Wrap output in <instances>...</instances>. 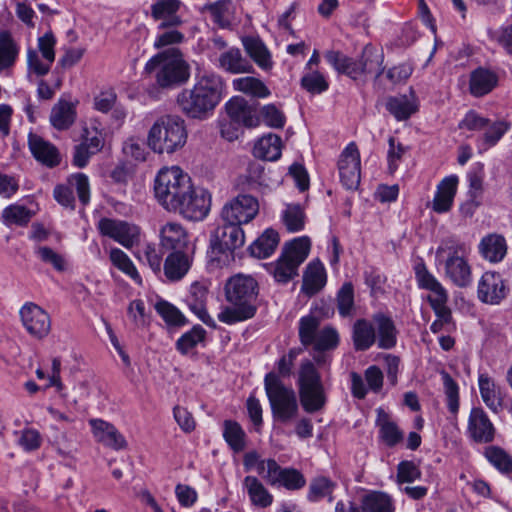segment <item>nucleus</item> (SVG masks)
I'll list each match as a JSON object with an SVG mask.
<instances>
[{
  "label": "nucleus",
  "mask_w": 512,
  "mask_h": 512,
  "mask_svg": "<svg viewBox=\"0 0 512 512\" xmlns=\"http://www.w3.org/2000/svg\"><path fill=\"white\" fill-rule=\"evenodd\" d=\"M154 196L167 211L192 221L203 220L211 207V195L193 186L191 178L178 166L161 168L154 179Z\"/></svg>",
  "instance_id": "f257e3e1"
},
{
  "label": "nucleus",
  "mask_w": 512,
  "mask_h": 512,
  "mask_svg": "<svg viewBox=\"0 0 512 512\" xmlns=\"http://www.w3.org/2000/svg\"><path fill=\"white\" fill-rule=\"evenodd\" d=\"M224 90V80L216 72L197 73L193 86L178 94L177 104L187 117L204 119L221 102Z\"/></svg>",
  "instance_id": "f03ea898"
},
{
  "label": "nucleus",
  "mask_w": 512,
  "mask_h": 512,
  "mask_svg": "<svg viewBox=\"0 0 512 512\" xmlns=\"http://www.w3.org/2000/svg\"><path fill=\"white\" fill-rule=\"evenodd\" d=\"M258 295L257 281L244 274H237L225 284V297L231 306H225L218 313V320L227 325L246 321L256 313Z\"/></svg>",
  "instance_id": "7ed1b4c3"
},
{
  "label": "nucleus",
  "mask_w": 512,
  "mask_h": 512,
  "mask_svg": "<svg viewBox=\"0 0 512 512\" xmlns=\"http://www.w3.org/2000/svg\"><path fill=\"white\" fill-rule=\"evenodd\" d=\"M471 251L470 244L456 237L443 239L436 249V263L443 277L458 288H467L473 283Z\"/></svg>",
  "instance_id": "20e7f679"
},
{
  "label": "nucleus",
  "mask_w": 512,
  "mask_h": 512,
  "mask_svg": "<svg viewBox=\"0 0 512 512\" xmlns=\"http://www.w3.org/2000/svg\"><path fill=\"white\" fill-rule=\"evenodd\" d=\"M144 73L153 77L159 88L173 89L189 80L191 67L178 48H170L151 57Z\"/></svg>",
  "instance_id": "39448f33"
},
{
  "label": "nucleus",
  "mask_w": 512,
  "mask_h": 512,
  "mask_svg": "<svg viewBox=\"0 0 512 512\" xmlns=\"http://www.w3.org/2000/svg\"><path fill=\"white\" fill-rule=\"evenodd\" d=\"M185 121L177 115H162L150 127L147 135L148 147L157 154H173L187 142Z\"/></svg>",
  "instance_id": "423d86ee"
},
{
  "label": "nucleus",
  "mask_w": 512,
  "mask_h": 512,
  "mask_svg": "<svg viewBox=\"0 0 512 512\" xmlns=\"http://www.w3.org/2000/svg\"><path fill=\"white\" fill-rule=\"evenodd\" d=\"M310 248L307 236L295 238L286 243L279 258L265 264V268L277 283L286 284L298 275V268L308 257Z\"/></svg>",
  "instance_id": "0eeeda50"
},
{
  "label": "nucleus",
  "mask_w": 512,
  "mask_h": 512,
  "mask_svg": "<svg viewBox=\"0 0 512 512\" xmlns=\"http://www.w3.org/2000/svg\"><path fill=\"white\" fill-rule=\"evenodd\" d=\"M264 386L274 418L282 423L293 420L299 409L295 391L273 372L265 376Z\"/></svg>",
  "instance_id": "6e6552de"
},
{
  "label": "nucleus",
  "mask_w": 512,
  "mask_h": 512,
  "mask_svg": "<svg viewBox=\"0 0 512 512\" xmlns=\"http://www.w3.org/2000/svg\"><path fill=\"white\" fill-rule=\"evenodd\" d=\"M297 384L300 403L306 412L314 413L325 406L326 396L321 375L311 360L301 362Z\"/></svg>",
  "instance_id": "1a4fd4ad"
},
{
  "label": "nucleus",
  "mask_w": 512,
  "mask_h": 512,
  "mask_svg": "<svg viewBox=\"0 0 512 512\" xmlns=\"http://www.w3.org/2000/svg\"><path fill=\"white\" fill-rule=\"evenodd\" d=\"M245 243L241 225L225 223L219 227L210 241L209 257L218 264L225 265L233 260V251Z\"/></svg>",
  "instance_id": "9d476101"
},
{
  "label": "nucleus",
  "mask_w": 512,
  "mask_h": 512,
  "mask_svg": "<svg viewBox=\"0 0 512 512\" xmlns=\"http://www.w3.org/2000/svg\"><path fill=\"white\" fill-rule=\"evenodd\" d=\"M317 317L308 315L299 320V338L304 346H313L314 352L330 351L339 344V334L333 327L319 329Z\"/></svg>",
  "instance_id": "9b49d317"
},
{
  "label": "nucleus",
  "mask_w": 512,
  "mask_h": 512,
  "mask_svg": "<svg viewBox=\"0 0 512 512\" xmlns=\"http://www.w3.org/2000/svg\"><path fill=\"white\" fill-rule=\"evenodd\" d=\"M56 38L51 31L44 33L37 40V47H29L26 53L27 76L31 79L47 75L55 61Z\"/></svg>",
  "instance_id": "f8f14e48"
},
{
  "label": "nucleus",
  "mask_w": 512,
  "mask_h": 512,
  "mask_svg": "<svg viewBox=\"0 0 512 512\" xmlns=\"http://www.w3.org/2000/svg\"><path fill=\"white\" fill-rule=\"evenodd\" d=\"M100 234L130 249L140 240V228L135 224L113 218H101L97 223Z\"/></svg>",
  "instance_id": "ddd939ff"
},
{
  "label": "nucleus",
  "mask_w": 512,
  "mask_h": 512,
  "mask_svg": "<svg viewBox=\"0 0 512 512\" xmlns=\"http://www.w3.org/2000/svg\"><path fill=\"white\" fill-rule=\"evenodd\" d=\"M258 211V200L251 195L241 194L223 206L221 218L225 223L242 225L254 219Z\"/></svg>",
  "instance_id": "4468645a"
},
{
  "label": "nucleus",
  "mask_w": 512,
  "mask_h": 512,
  "mask_svg": "<svg viewBox=\"0 0 512 512\" xmlns=\"http://www.w3.org/2000/svg\"><path fill=\"white\" fill-rule=\"evenodd\" d=\"M340 181L347 190L358 188L361 179V160L357 145L349 143L338 160Z\"/></svg>",
  "instance_id": "2eb2a0df"
},
{
  "label": "nucleus",
  "mask_w": 512,
  "mask_h": 512,
  "mask_svg": "<svg viewBox=\"0 0 512 512\" xmlns=\"http://www.w3.org/2000/svg\"><path fill=\"white\" fill-rule=\"evenodd\" d=\"M21 323L27 333L37 339L45 338L51 330L49 314L39 305L26 302L19 310Z\"/></svg>",
  "instance_id": "dca6fc26"
},
{
  "label": "nucleus",
  "mask_w": 512,
  "mask_h": 512,
  "mask_svg": "<svg viewBox=\"0 0 512 512\" xmlns=\"http://www.w3.org/2000/svg\"><path fill=\"white\" fill-rule=\"evenodd\" d=\"M73 189L76 190L78 198L83 205L90 201V185L88 177L83 173L72 175L68 179V185H58L54 188L53 195L55 200L62 206L74 208Z\"/></svg>",
  "instance_id": "f3484780"
},
{
  "label": "nucleus",
  "mask_w": 512,
  "mask_h": 512,
  "mask_svg": "<svg viewBox=\"0 0 512 512\" xmlns=\"http://www.w3.org/2000/svg\"><path fill=\"white\" fill-rule=\"evenodd\" d=\"M508 289L502 276L497 272L483 273L478 282V298L491 305L499 304L507 295Z\"/></svg>",
  "instance_id": "a211bd4d"
},
{
  "label": "nucleus",
  "mask_w": 512,
  "mask_h": 512,
  "mask_svg": "<svg viewBox=\"0 0 512 512\" xmlns=\"http://www.w3.org/2000/svg\"><path fill=\"white\" fill-rule=\"evenodd\" d=\"M89 424L97 442L114 450H121L127 446L124 436L111 423L102 419H90Z\"/></svg>",
  "instance_id": "6ab92c4d"
},
{
  "label": "nucleus",
  "mask_w": 512,
  "mask_h": 512,
  "mask_svg": "<svg viewBox=\"0 0 512 512\" xmlns=\"http://www.w3.org/2000/svg\"><path fill=\"white\" fill-rule=\"evenodd\" d=\"M225 108L231 122L248 128L258 126L259 118L256 114V110L249 105L248 101L243 97H232L225 104Z\"/></svg>",
  "instance_id": "aec40b11"
},
{
  "label": "nucleus",
  "mask_w": 512,
  "mask_h": 512,
  "mask_svg": "<svg viewBox=\"0 0 512 512\" xmlns=\"http://www.w3.org/2000/svg\"><path fill=\"white\" fill-rule=\"evenodd\" d=\"M159 239L162 248L183 251L189 242V235L181 223L169 221L160 227Z\"/></svg>",
  "instance_id": "412c9836"
},
{
  "label": "nucleus",
  "mask_w": 512,
  "mask_h": 512,
  "mask_svg": "<svg viewBox=\"0 0 512 512\" xmlns=\"http://www.w3.org/2000/svg\"><path fill=\"white\" fill-rule=\"evenodd\" d=\"M181 4V0H157L151 5L152 17L155 20H161L158 29L178 27L183 24L182 18L177 15Z\"/></svg>",
  "instance_id": "4be33fe9"
},
{
  "label": "nucleus",
  "mask_w": 512,
  "mask_h": 512,
  "mask_svg": "<svg viewBox=\"0 0 512 512\" xmlns=\"http://www.w3.org/2000/svg\"><path fill=\"white\" fill-rule=\"evenodd\" d=\"M77 104L78 101L58 99L51 108L49 116L51 126L59 131H65L72 127L77 119Z\"/></svg>",
  "instance_id": "5701e85b"
},
{
  "label": "nucleus",
  "mask_w": 512,
  "mask_h": 512,
  "mask_svg": "<svg viewBox=\"0 0 512 512\" xmlns=\"http://www.w3.org/2000/svg\"><path fill=\"white\" fill-rule=\"evenodd\" d=\"M272 486H282L288 490H298L305 486L304 476L294 468H282L277 462L269 467V482Z\"/></svg>",
  "instance_id": "b1692460"
},
{
  "label": "nucleus",
  "mask_w": 512,
  "mask_h": 512,
  "mask_svg": "<svg viewBox=\"0 0 512 512\" xmlns=\"http://www.w3.org/2000/svg\"><path fill=\"white\" fill-rule=\"evenodd\" d=\"M478 386L485 405L493 413H500L504 407V392L502 388L486 373L479 374Z\"/></svg>",
  "instance_id": "393cba45"
},
{
  "label": "nucleus",
  "mask_w": 512,
  "mask_h": 512,
  "mask_svg": "<svg viewBox=\"0 0 512 512\" xmlns=\"http://www.w3.org/2000/svg\"><path fill=\"white\" fill-rule=\"evenodd\" d=\"M458 177L450 175L445 177L436 188L432 201V209L438 214L447 213L451 210L457 192Z\"/></svg>",
  "instance_id": "a878e982"
},
{
  "label": "nucleus",
  "mask_w": 512,
  "mask_h": 512,
  "mask_svg": "<svg viewBox=\"0 0 512 512\" xmlns=\"http://www.w3.org/2000/svg\"><path fill=\"white\" fill-rule=\"evenodd\" d=\"M208 296L207 286L194 282L190 287L189 296L187 297V304L190 310L208 327L216 328L215 320L209 315L206 310V301Z\"/></svg>",
  "instance_id": "bb28decb"
},
{
  "label": "nucleus",
  "mask_w": 512,
  "mask_h": 512,
  "mask_svg": "<svg viewBox=\"0 0 512 512\" xmlns=\"http://www.w3.org/2000/svg\"><path fill=\"white\" fill-rule=\"evenodd\" d=\"M416 279L420 288L431 292V295L428 296V301L431 306L447 304L448 292L446 288L425 266L417 268Z\"/></svg>",
  "instance_id": "cd10ccee"
},
{
  "label": "nucleus",
  "mask_w": 512,
  "mask_h": 512,
  "mask_svg": "<svg viewBox=\"0 0 512 512\" xmlns=\"http://www.w3.org/2000/svg\"><path fill=\"white\" fill-rule=\"evenodd\" d=\"M468 432L477 442H490L494 437V426L482 408L471 410L468 420Z\"/></svg>",
  "instance_id": "c85d7f7f"
},
{
  "label": "nucleus",
  "mask_w": 512,
  "mask_h": 512,
  "mask_svg": "<svg viewBox=\"0 0 512 512\" xmlns=\"http://www.w3.org/2000/svg\"><path fill=\"white\" fill-rule=\"evenodd\" d=\"M498 75L491 69L478 67L470 73L469 92L474 97L489 94L498 85Z\"/></svg>",
  "instance_id": "c756f323"
},
{
  "label": "nucleus",
  "mask_w": 512,
  "mask_h": 512,
  "mask_svg": "<svg viewBox=\"0 0 512 512\" xmlns=\"http://www.w3.org/2000/svg\"><path fill=\"white\" fill-rule=\"evenodd\" d=\"M28 144L32 155L42 164L48 167H54L60 163L58 149L42 137L36 134H30Z\"/></svg>",
  "instance_id": "7c9ffc66"
},
{
  "label": "nucleus",
  "mask_w": 512,
  "mask_h": 512,
  "mask_svg": "<svg viewBox=\"0 0 512 512\" xmlns=\"http://www.w3.org/2000/svg\"><path fill=\"white\" fill-rule=\"evenodd\" d=\"M218 67L231 74L250 73L253 65L243 57L237 47H230L223 51L218 58Z\"/></svg>",
  "instance_id": "2f4dec72"
},
{
  "label": "nucleus",
  "mask_w": 512,
  "mask_h": 512,
  "mask_svg": "<svg viewBox=\"0 0 512 512\" xmlns=\"http://www.w3.org/2000/svg\"><path fill=\"white\" fill-rule=\"evenodd\" d=\"M481 257L491 263L502 261L507 253V244L503 236L488 234L484 236L478 245Z\"/></svg>",
  "instance_id": "473e14b6"
},
{
  "label": "nucleus",
  "mask_w": 512,
  "mask_h": 512,
  "mask_svg": "<svg viewBox=\"0 0 512 512\" xmlns=\"http://www.w3.org/2000/svg\"><path fill=\"white\" fill-rule=\"evenodd\" d=\"M386 109L396 120L403 121L418 110V99L411 89L410 95L390 97L386 102Z\"/></svg>",
  "instance_id": "72a5a7b5"
},
{
  "label": "nucleus",
  "mask_w": 512,
  "mask_h": 512,
  "mask_svg": "<svg viewBox=\"0 0 512 512\" xmlns=\"http://www.w3.org/2000/svg\"><path fill=\"white\" fill-rule=\"evenodd\" d=\"M192 257L183 251L170 253L164 262V274L170 281L182 279L192 265Z\"/></svg>",
  "instance_id": "f704fd0d"
},
{
  "label": "nucleus",
  "mask_w": 512,
  "mask_h": 512,
  "mask_svg": "<svg viewBox=\"0 0 512 512\" xmlns=\"http://www.w3.org/2000/svg\"><path fill=\"white\" fill-rule=\"evenodd\" d=\"M242 486L252 505L266 508L272 504L273 495L257 477L246 476L243 479Z\"/></svg>",
  "instance_id": "c9c22d12"
},
{
  "label": "nucleus",
  "mask_w": 512,
  "mask_h": 512,
  "mask_svg": "<svg viewBox=\"0 0 512 512\" xmlns=\"http://www.w3.org/2000/svg\"><path fill=\"white\" fill-rule=\"evenodd\" d=\"M326 284V272L320 261H312L306 267L303 275L302 291L312 296L319 292Z\"/></svg>",
  "instance_id": "e433bc0d"
},
{
  "label": "nucleus",
  "mask_w": 512,
  "mask_h": 512,
  "mask_svg": "<svg viewBox=\"0 0 512 512\" xmlns=\"http://www.w3.org/2000/svg\"><path fill=\"white\" fill-rule=\"evenodd\" d=\"M373 323L377 329L378 346L382 349H391L396 345L397 330L393 320L383 313L373 316Z\"/></svg>",
  "instance_id": "4c0bfd02"
},
{
  "label": "nucleus",
  "mask_w": 512,
  "mask_h": 512,
  "mask_svg": "<svg viewBox=\"0 0 512 512\" xmlns=\"http://www.w3.org/2000/svg\"><path fill=\"white\" fill-rule=\"evenodd\" d=\"M325 59L338 73L345 74L354 80L361 77L359 60H354L335 50L327 51Z\"/></svg>",
  "instance_id": "58836bf2"
},
{
  "label": "nucleus",
  "mask_w": 512,
  "mask_h": 512,
  "mask_svg": "<svg viewBox=\"0 0 512 512\" xmlns=\"http://www.w3.org/2000/svg\"><path fill=\"white\" fill-rule=\"evenodd\" d=\"M281 151L282 140L278 135L272 133L258 139L253 148L255 157L267 161L278 160L281 156Z\"/></svg>",
  "instance_id": "ea45409f"
},
{
  "label": "nucleus",
  "mask_w": 512,
  "mask_h": 512,
  "mask_svg": "<svg viewBox=\"0 0 512 512\" xmlns=\"http://www.w3.org/2000/svg\"><path fill=\"white\" fill-rule=\"evenodd\" d=\"M242 43L247 54L262 70L267 71L272 68L271 54L259 38L246 37L242 40Z\"/></svg>",
  "instance_id": "a19ab883"
},
{
  "label": "nucleus",
  "mask_w": 512,
  "mask_h": 512,
  "mask_svg": "<svg viewBox=\"0 0 512 512\" xmlns=\"http://www.w3.org/2000/svg\"><path fill=\"white\" fill-rule=\"evenodd\" d=\"M232 87L235 91L255 98H267L271 94L262 80L252 76L235 78Z\"/></svg>",
  "instance_id": "79ce46f5"
},
{
  "label": "nucleus",
  "mask_w": 512,
  "mask_h": 512,
  "mask_svg": "<svg viewBox=\"0 0 512 512\" xmlns=\"http://www.w3.org/2000/svg\"><path fill=\"white\" fill-rule=\"evenodd\" d=\"M383 53L373 46L367 45L359 59L361 77L366 74H374L378 78L383 72Z\"/></svg>",
  "instance_id": "37998d69"
},
{
  "label": "nucleus",
  "mask_w": 512,
  "mask_h": 512,
  "mask_svg": "<svg viewBox=\"0 0 512 512\" xmlns=\"http://www.w3.org/2000/svg\"><path fill=\"white\" fill-rule=\"evenodd\" d=\"M279 244V234L274 229H266L250 246L251 254L257 258L269 257Z\"/></svg>",
  "instance_id": "c03bdc74"
},
{
  "label": "nucleus",
  "mask_w": 512,
  "mask_h": 512,
  "mask_svg": "<svg viewBox=\"0 0 512 512\" xmlns=\"http://www.w3.org/2000/svg\"><path fill=\"white\" fill-rule=\"evenodd\" d=\"M376 340L374 325L365 319L357 320L353 326V341L356 350L369 349Z\"/></svg>",
  "instance_id": "a18cd8bd"
},
{
  "label": "nucleus",
  "mask_w": 512,
  "mask_h": 512,
  "mask_svg": "<svg viewBox=\"0 0 512 512\" xmlns=\"http://www.w3.org/2000/svg\"><path fill=\"white\" fill-rule=\"evenodd\" d=\"M223 438L236 453L242 452L246 447V433L241 425L234 420L223 422Z\"/></svg>",
  "instance_id": "49530a36"
},
{
  "label": "nucleus",
  "mask_w": 512,
  "mask_h": 512,
  "mask_svg": "<svg viewBox=\"0 0 512 512\" xmlns=\"http://www.w3.org/2000/svg\"><path fill=\"white\" fill-rule=\"evenodd\" d=\"M363 512H394L395 503L391 496L384 492H371L362 501Z\"/></svg>",
  "instance_id": "de8ad7c7"
},
{
  "label": "nucleus",
  "mask_w": 512,
  "mask_h": 512,
  "mask_svg": "<svg viewBox=\"0 0 512 512\" xmlns=\"http://www.w3.org/2000/svg\"><path fill=\"white\" fill-rule=\"evenodd\" d=\"M19 47L7 32L0 33V72L12 67L18 57Z\"/></svg>",
  "instance_id": "09e8293b"
},
{
  "label": "nucleus",
  "mask_w": 512,
  "mask_h": 512,
  "mask_svg": "<svg viewBox=\"0 0 512 512\" xmlns=\"http://www.w3.org/2000/svg\"><path fill=\"white\" fill-rule=\"evenodd\" d=\"M15 442L25 452L38 450L43 442L41 433L33 427H24L14 432Z\"/></svg>",
  "instance_id": "8fccbe9b"
},
{
  "label": "nucleus",
  "mask_w": 512,
  "mask_h": 512,
  "mask_svg": "<svg viewBox=\"0 0 512 512\" xmlns=\"http://www.w3.org/2000/svg\"><path fill=\"white\" fill-rule=\"evenodd\" d=\"M135 256L140 262L147 264L154 273L161 272L162 253L154 243H143L137 249Z\"/></svg>",
  "instance_id": "3c124183"
},
{
  "label": "nucleus",
  "mask_w": 512,
  "mask_h": 512,
  "mask_svg": "<svg viewBox=\"0 0 512 512\" xmlns=\"http://www.w3.org/2000/svg\"><path fill=\"white\" fill-rule=\"evenodd\" d=\"M510 125L504 120L491 121L483 130V136L481 138L480 145L486 150L490 147L495 146L499 140L508 132Z\"/></svg>",
  "instance_id": "603ef678"
},
{
  "label": "nucleus",
  "mask_w": 512,
  "mask_h": 512,
  "mask_svg": "<svg viewBox=\"0 0 512 512\" xmlns=\"http://www.w3.org/2000/svg\"><path fill=\"white\" fill-rule=\"evenodd\" d=\"M110 260L112 264L120 271L129 276L137 284H142V278L129 256L119 248H113L110 251Z\"/></svg>",
  "instance_id": "864d4df0"
},
{
  "label": "nucleus",
  "mask_w": 512,
  "mask_h": 512,
  "mask_svg": "<svg viewBox=\"0 0 512 512\" xmlns=\"http://www.w3.org/2000/svg\"><path fill=\"white\" fill-rule=\"evenodd\" d=\"M282 220L289 232H299L305 226V214L298 204H288L282 212Z\"/></svg>",
  "instance_id": "5fc2aeb1"
},
{
  "label": "nucleus",
  "mask_w": 512,
  "mask_h": 512,
  "mask_svg": "<svg viewBox=\"0 0 512 512\" xmlns=\"http://www.w3.org/2000/svg\"><path fill=\"white\" fill-rule=\"evenodd\" d=\"M206 331L200 325H195L191 330L184 333L176 342V348L181 354H187L200 342H203Z\"/></svg>",
  "instance_id": "6e6d98bb"
},
{
  "label": "nucleus",
  "mask_w": 512,
  "mask_h": 512,
  "mask_svg": "<svg viewBox=\"0 0 512 512\" xmlns=\"http://www.w3.org/2000/svg\"><path fill=\"white\" fill-rule=\"evenodd\" d=\"M36 256L47 265H50L57 272H64L67 269V260L64 255L48 246H39L35 249Z\"/></svg>",
  "instance_id": "4d7b16f0"
},
{
  "label": "nucleus",
  "mask_w": 512,
  "mask_h": 512,
  "mask_svg": "<svg viewBox=\"0 0 512 512\" xmlns=\"http://www.w3.org/2000/svg\"><path fill=\"white\" fill-rule=\"evenodd\" d=\"M484 454L489 463L499 471L504 473L512 471V457L502 448L489 446Z\"/></svg>",
  "instance_id": "13d9d810"
},
{
  "label": "nucleus",
  "mask_w": 512,
  "mask_h": 512,
  "mask_svg": "<svg viewBox=\"0 0 512 512\" xmlns=\"http://www.w3.org/2000/svg\"><path fill=\"white\" fill-rule=\"evenodd\" d=\"M444 393L446 396L447 407L452 414H457L459 410V387L453 378L445 371L440 373Z\"/></svg>",
  "instance_id": "bf43d9fd"
},
{
  "label": "nucleus",
  "mask_w": 512,
  "mask_h": 512,
  "mask_svg": "<svg viewBox=\"0 0 512 512\" xmlns=\"http://www.w3.org/2000/svg\"><path fill=\"white\" fill-rule=\"evenodd\" d=\"M335 483L326 477H318L314 479L309 486L308 498L311 501H319L325 497L332 500V492L335 488Z\"/></svg>",
  "instance_id": "052dcab7"
},
{
  "label": "nucleus",
  "mask_w": 512,
  "mask_h": 512,
  "mask_svg": "<svg viewBox=\"0 0 512 512\" xmlns=\"http://www.w3.org/2000/svg\"><path fill=\"white\" fill-rule=\"evenodd\" d=\"M2 217L7 225L16 224L23 226L30 221L32 214L25 206L14 204L3 210Z\"/></svg>",
  "instance_id": "680f3d73"
},
{
  "label": "nucleus",
  "mask_w": 512,
  "mask_h": 512,
  "mask_svg": "<svg viewBox=\"0 0 512 512\" xmlns=\"http://www.w3.org/2000/svg\"><path fill=\"white\" fill-rule=\"evenodd\" d=\"M155 309L163 320L174 326H182L186 324L184 315L172 304L166 301H160L155 305Z\"/></svg>",
  "instance_id": "e2e57ef3"
},
{
  "label": "nucleus",
  "mask_w": 512,
  "mask_h": 512,
  "mask_svg": "<svg viewBox=\"0 0 512 512\" xmlns=\"http://www.w3.org/2000/svg\"><path fill=\"white\" fill-rule=\"evenodd\" d=\"M82 138V143L88 146L91 152L98 153L104 145L103 132L97 126V123H92L89 127H85Z\"/></svg>",
  "instance_id": "0e129e2a"
},
{
  "label": "nucleus",
  "mask_w": 512,
  "mask_h": 512,
  "mask_svg": "<svg viewBox=\"0 0 512 512\" xmlns=\"http://www.w3.org/2000/svg\"><path fill=\"white\" fill-rule=\"evenodd\" d=\"M155 37L154 48L161 49L166 46L180 44L184 41L185 36L182 32L178 31L176 27L161 29Z\"/></svg>",
  "instance_id": "69168bd1"
},
{
  "label": "nucleus",
  "mask_w": 512,
  "mask_h": 512,
  "mask_svg": "<svg viewBox=\"0 0 512 512\" xmlns=\"http://www.w3.org/2000/svg\"><path fill=\"white\" fill-rule=\"evenodd\" d=\"M338 311L341 316L350 315L354 306V289L351 283H345L337 294Z\"/></svg>",
  "instance_id": "338daca9"
},
{
  "label": "nucleus",
  "mask_w": 512,
  "mask_h": 512,
  "mask_svg": "<svg viewBox=\"0 0 512 512\" xmlns=\"http://www.w3.org/2000/svg\"><path fill=\"white\" fill-rule=\"evenodd\" d=\"M302 86L310 93L320 94L328 89V82L318 71L309 72L301 79Z\"/></svg>",
  "instance_id": "774afa93"
}]
</instances>
